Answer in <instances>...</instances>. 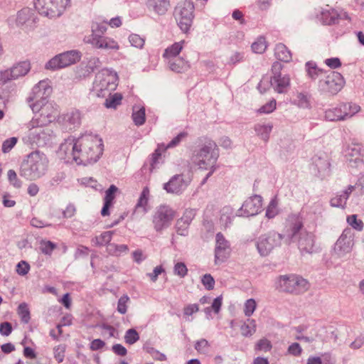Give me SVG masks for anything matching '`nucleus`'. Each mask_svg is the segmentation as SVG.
<instances>
[{
    "instance_id": "29",
    "label": "nucleus",
    "mask_w": 364,
    "mask_h": 364,
    "mask_svg": "<svg viewBox=\"0 0 364 364\" xmlns=\"http://www.w3.org/2000/svg\"><path fill=\"white\" fill-rule=\"evenodd\" d=\"M257 330L256 321L248 318L240 327V331L244 336H252Z\"/></svg>"
},
{
    "instance_id": "6",
    "label": "nucleus",
    "mask_w": 364,
    "mask_h": 364,
    "mask_svg": "<svg viewBox=\"0 0 364 364\" xmlns=\"http://www.w3.org/2000/svg\"><path fill=\"white\" fill-rule=\"evenodd\" d=\"M118 76L114 71L104 69L98 72L93 82L92 92L97 97H105L117 87Z\"/></svg>"
},
{
    "instance_id": "55",
    "label": "nucleus",
    "mask_w": 364,
    "mask_h": 364,
    "mask_svg": "<svg viewBox=\"0 0 364 364\" xmlns=\"http://www.w3.org/2000/svg\"><path fill=\"white\" fill-rule=\"evenodd\" d=\"M117 191V188L114 185L110 186V187L107 190L105 197V203L112 204V202L115 198V193Z\"/></svg>"
},
{
    "instance_id": "50",
    "label": "nucleus",
    "mask_w": 364,
    "mask_h": 364,
    "mask_svg": "<svg viewBox=\"0 0 364 364\" xmlns=\"http://www.w3.org/2000/svg\"><path fill=\"white\" fill-rule=\"evenodd\" d=\"M277 102L274 99L271 100L266 105H263L258 109V112L264 114L272 113L276 109Z\"/></svg>"
},
{
    "instance_id": "63",
    "label": "nucleus",
    "mask_w": 364,
    "mask_h": 364,
    "mask_svg": "<svg viewBox=\"0 0 364 364\" xmlns=\"http://www.w3.org/2000/svg\"><path fill=\"white\" fill-rule=\"evenodd\" d=\"M12 331L11 324L9 322H4L0 324V333L3 336H9Z\"/></svg>"
},
{
    "instance_id": "51",
    "label": "nucleus",
    "mask_w": 364,
    "mask_h": 364,
    "mask_svg": "<svg viewBox=\"0 0 364 364\" xmlns=\"http://www.w3.org/2000/svg\"><path fill=\"white\" fill-rule=\"evenodd\" d=\"M201 282L205 288L208 290H212L215 286V279L210 274L203 275Z\"/></svg>"
},
{
    "instance_id": "54",
    "label": "nucleus",
    "mask_w": 364,
    "mask_h": 364,
    "mask_svg": "<svg viewBox=\"0 0 364 364\" xmlns=\"http://www.w3.org/2000/svg\"><path fill=\"white\" fill-rule=\"evenodd\" d=\"M29 270L30 265L26 261L21 260L16 265V271L19 275L24 276L28 273Z\"/></svg>"
},
{
    "instance_id": "25",
    "label": "nucleus",
    "mask_w": 364,
    "mask_h": 364,
    "mask_svg": "<svg viewBox=\"0 0 364 364\" xmlns=\"http://www.w3.org/2000/svg\"><path fill=\"white\" fill-rule=\"evenodd\" d=\"M149 6L159 14H165L170 6V0H148Z\"/></svg>"
},
{
    "instance_id": "57",
    "label": "nucleus",
    "mask_w": 364,
    "mask_h": 364,
    "mask_svg": "<svg viewBox=\"0 0 364 364\" xmlns=\"http://www.w3.org/2000/svg\"><path fill=\"white\" fill-rule=\"evenodd\" d=\"M209 347L208 342L205 339L198 341L195 345L196 350L200 353H205Z\"/></svg>"
},
{
    "instance_id": "56",
    "label": "nucleus",
    "mask_w": 364,
    "mask_h": 364,
    "mask_svg": "<svg viewBox=\"0 0 364 364\" xmlns=\"http://www.w3.org/2000/svg\"><path fill=\"white\" fill-rule=\"evenodd\" d=\"M8 179L10 183L16 188H20L21 186V182L18 178L17 174L15 171L11 169L7 173Z\"/></svg>"
},
{
    "instance_id": "34",
    "label": "nucleus",
    "mask_w": 364,
    "mask_h": 364,
    "mask_svg": "<svg viewBox=\"0 0 364 364\" xmlns=\"http://www.w3.org/2000/svg\"><path fill=\"white\" fill-rule=\"evenodd\" d=\"M132 119L136 126L144 124L146 119L144 107H139L138 109L134 108Z\"/></svg>"
},
{
    "instance_id": "17",
    "label": "nucleus",
    "mask_w": 364,
    "mask_h": 364,
    "mask_svg": "<svg viewBox=\"0 0 364 364\" xmlns=\"http://www.w3.org/2000/svg\"><path fill=\"white\" fill-rule=\"evenodd\" d=\"M262 207V198L255 195L248 198L242 204L240 211L244 216H253L258 214Z\"/></svg>"
},
{
    "instance_id": "5",
    "label": "nucleus",
    "mask_w": 364,
    "mask_h": 364,
    "mask_svg": "<svg viewBox=\"0 0 364 364\" xmlns=\"http://www.w3.org/2000/svg\"><path fill=\"white\" fill-rule=\"evenodd\" d=\"M218 149L216 144L211 140L206 141L196 156L195 162L199 168L209 171L203 183L215 170V164L218 158Z\"/></svg>"
},
{
    "instance_id": "24",
    "label": "nucleus",
    "mask_w": 364,
    "mask_h": 364,
    "mask_svg": "<svg viewBox=\"0 0 364 364\" xmlns=\"http://www.w3.org/2000/svg\"><path fill=\"white\" fill-rule=\"evenodd\" d=\"M274 55L278 60L287 63L291 61L292 58L291 51L284 44L281 43L276 45Z\"/></svg>"
},
{
    "instance_id": "15",
    "label": "nucleus",
    "mask_w": 364,
    "mask_h": 364,
    "mask_svg": "<svg viewBox=\"0 0 364 364\" xmlns=\"http://www.w3.org/2000/svg\"><path fill=\"white\" fill-rule=\"evenodd\" d=\"M284 236L279 233L271 232L259 237L257 247L261 255H267L272 250L281 244Z\"/></svg>"
},
{
    "instance_id": "18",
    "label": "nucleus",
    "mask_w": 364,
    "mask_h": 364,
    "mask_svg": "<svg viewBox=\"0 0 364 364\" xmlns=\"http://www.w3.org/2000/svg\"><path fill=\"white\" fill-rule=\"evenodd\" d=\"M346 157L350 166L357 167L364 161V147L360 144L349 146Z\"/></svg>"
},
{
    "instance_id": "45",
    "label": "nucleus",
    "mask_w": 364,
    "mask_h": 364,
    "mask_svg": "<svg viewBox=\"0 0 364 364\" xmlns=\"http://www.w3.org/2000/svg\"><path fill=\"white\" fill-rule=\"evenodd\" d=\"M128 247L125 245H117L115 244H109L107 246V251L111 255H119L122 252H127Z\"/></svg>"
},
{
    "instance_id": "8",
    "label": "nucleus",
    "mask_w": 364,
    "mask_h": 364,
    "mask_svg": "<svg viewBox=\"0 0 364 364\" xmlns=\"http://www.w3.org/2000/svg\"><path fill=\"white\" fill-rule=\"evenodd\" d=\"M69 4V0H34L36 11L50 18L60 16Z\"/></svg>"
},
{
    "instance_id": "10",
    "label": "nucleus",
    "mask_w": 364,
    "mask_h": 364,
    "mask_svg": "<svg viewBox=\"0 0 364 364\" xmlns=\"http://www.w3.org/2000/svg\"><path fill=\"white\" fill-rule=\"evenodd\" d=\"M345 85V80L341 73L332 71L328 73L325 79L320 80L318 87L320 90L329 95H335L338 93Z\"/></svg>"
},
{
    "instance_id": "19",
    "label": "nucleus",
    "mask_w": 364,
    "mask_h": 364,
    "mask_svg": "<svg viewBox=\"0 0 364 364\" xmlns=\"http://www.w3.org/2000/svg\"><path fill=\"white\" fill-rule=\"evenodd\" d=\"M303 228L302 218L296 215H291L287 220L285 236L289 239L294 240Z\"/></svg>"
},
{
    "instance_id": "16",
    "label": "nucleus",
    "mask_w": 364,
    "mask_h": 364,
    "mask_svg": "<svg viewBox=\"0 0 364 364\" xmlns=\"http://www.w3.org/2000/svg\"><path fill=\"white\" fill-rule=\"evenodd\" d=\"M215 240V264H220L226 261L230 257V248L228 242L222 233L218 232L216 235Z\"/></svg>"
},
{
    "instance_id": "44",
    "label": "nucleus",
    "mask_w": 364,
    "mask_h": 364,
    "mask_svg": "<svg viewBox=\"0 0 364 364\" xmlns=\"http://www.w3.org/2000/svg\"><path fill=\"white\" fill-rule=\"evenodd\" d=\"M26 127L28 129L27 136L31 142H36L38 141L41 138V127H36L33 129H30L28 127V123L26 124Z\"/></svg>"
},
{
    "instance_id": "52",
    "label": "nucleus",
    "mask_w": 364,
    "mask_h": 364,
    "mask_svg": "<svg viewBox=\"0 0 364 364\" xmlns=\"http://www.w3.org/2000/svg\"><path fill=\"white\" fill-rule=\"evenodd\" d=\"M18 139L16 137H11L3 142L2 151L4 153L9 152L16 144Z\"/></svg>"
},
{
    "instance_id": "32",
    "label": "nucleus",
    "mask_w": 364,
    "mask_h": 364,
    "mask_svg": "<svg viewBox=\"0 0 364 364\" xmlns=\"http://www.w3.org/2000/svg\"><path fill=\"white\" fill-rule=\"evenodd\" d=\"M306 69L307 75L311 79H316L323 75V71L321 69L317 68L316 65L312 62H308L306 63Z\"/></svg>"
},
{
    "instance_id": "58",
    "label": "nucleus",
    "mask_w": 364,
    "mask_h": 364,
    "mask_svg": "<svg viewBox=\"0 0 364 364\" xmlns=\"http://www.w3.org/2000/svg\"><path fill=\"white\" fill-rule=\"evenodd\" d=\"M272 127L270 125L257 124L255 127V130L259 134L263 135V134H265V136H262V137L265 139L267 137V134L271 132Z\"/></svg>"
},
{
    "instance_id": "39",
    "label": "nucleus",
    "mask_w": 364,
    "mask_h": 364,
    "mask_svg": "<svg viewBox=\"0 0 364 364\" xmlns=\"http://www.w3.org/2000/svg\"><path fill=\"white\" fill-rule=\"evenodd\" d=\"M195 213L193 210H186L183 214V216L178 220V226H184V228H187L191 221L193 218Z\"/></svg>"
},
{
    "instance_id": "22",
    "label": "nucleus",
    "mask_w": 364,
    "mask_h": 364,
    "mask_svg": "<svg viewBox=\"0 0 364 364\" xmlns=\"http://www.w3.org/2000/svg\"><path fill=\"white\" fill-rule=\"evenodd\" d=\"M338 18L350 19L346 12L338 14L333 9H326L321 12V21L324 24L331 25L335 23Z\"/></svg>"
},
{
    "instance_id": "48",
    "label": "nucleus",
    "mask_w": 364,
    "mask_h": 364,
    "mask_svg": "<svg viewBox=\"0 0 364 364\" xmlns=\"http://www.w3.org/2000/svg\"><path fill=\"white\" fill-rule=\"evenodd\" d=\"M139 339V336L136 330L129 329L124 336V340L127 343L133 344Z\"/></svg>"
},
{
    "instance_id": "64",
    "label": "nucleus",
    "mask_w": 364,
    "mask_h": 364,
    "mask_svg": "<svg viewBox=\"0 0 364 364\" xmlns=\"http://www.w3.org/2000/svg\"><path fill=\"white\" fill-rule=\"evenodd\" d=\"M301 348L297 343H294L288 348V352L295 356L300 355L301 353Z\"/></svg>"
},
{
    "instance_id": "49",
    "label": "nucleus",
    "mask_w": 364,
    "mask_h": 364,
    "mask_svg": "<svg viewBox=\"0 0 364 364\" xmlns=\"http://www.w3.org/2000/svg\"><path fill=\"white\" fill-rule=\"evenodd\" d=\"M16 80L11 69L0 71V84L4 85L10 80Z\"/></svg>"
},
{
    "instance_id": "46",
    "label": "nucleus",
    "mask_w": 364,
    "mask_h": 364,
    "mask_svg": "<svg viewBox=\"0 0 364 364\" xmlns=\"http://www.w3.org/2000/svg\"><path fill=\"white\" fill-rule=\"evenodd\" d=\"M173 272L176 275L183 278L188 274V268L183 262H176L173 267Z\"/></svg>"
},
{
    "instance_id": "28",
    "label": "nucleus",
    "mask_w": 364,
    "mask_h": 364,
    "mask_svg": "<svg viewBox=\"0 0 364 364\" xmlns=\"http://www.w3.org/2000/svg\"><path fill=\"white\" fill-rule=\"evenodd\" d=\"M150 191L147 186L144 187L136 204L135 208H142L145 213L147 211V205L149 203Z\"/></svg>"
},
{
    "instance_id": "36",
    "label": "nucleus",
    "mask_w": 364,
    "mask_h": 364,
    "mask_svg": "<svg viewBox=\"0 0 364 364\" xmlns=\"http://www.w3.org/2000/svg\"><path fill=\"white\" fill-rule=\"evenodd\" d=\"M101 329V335L105 339H109L111 338H117L119 336V333L117 330L112 326L103 325L102 326Z\"/></svg>"
},
{
    "instance_id": "59",
    "label": "nucleus",
    "mask_w": 364,
    "mask_h": 364,
    "mask_svg": "<svg viewBox=\"0 0 364 364\" xmlns=\"http://www.w3.org/2000/svg\"><path fill=\"white\" fill-rule=\"evenodd\" d=\"M199 311V306L196 304H188L183 308L185 316H189Z\"/></svg>"
},
{
    "instance_id": "40",
    "label": "nucleus",
    "mask_w": 364,
    "mask_h": 364,
    "mask_svg": "<svg viewBox=\"0 0 364 364\" xmlns=\"http://www.w3.org/2000/svg\"><path fill=\"white\" fill-rule=\"evenodd\" d=\"M112 232H104L100 235L97 236L95 239V243L97 245L103 246L109 244L112 240Z\"/></svg>"
},
{
    "instance_id": "61",
    "label": "nucleus",
    "mask_w": 364,
    "mask_h": 364,
    "mask_svg": "<svg viewBox=\"0 0 364 364\" xmlns=\"http://www.w3.org/2000/svg\"><path fill=\"white\" fill-rule=\"evenodd\" d=\"M325 64L329 68L335 69L341 66V63L338 58H331L325 60Z\"/></svg>"
},
{
    "instance_id": "11",
    "label": "nucleus",
    "mask_w": 364,
    "mask_h": 364,
    "mask_svg": "<svg viewBox=\"0 0 364 364\" xmlns=\"http://www.w3.org/2000/svg\"><path fill=\"white\" fill-rule=\"evenodd\" d=\"M193 9V4L188 1L181 2L175 9L176 20L180 28L185 33L192 24Z\"/></svg>"
},
{
    "instance_id": "3",
    "label": "nucleus",
    "mask_w": 364,
    "mask_h": 364,
    "mask_svg": "<svg viewBox=\"0 0 364 364\" xmlns=\"http://www.w3.org/2000/svg\"><path fill=\"white\" fill-rule=\"evenodd\" d=\"M49 159L46 154L35 151L29 154L22 164L21 175L30 180H37L48 172Z\"/></svg>"
},
{
    "instance_id": "47",
    "label": "nucleus",
    "mask_w": 364,
    "mask_h": 364,
    "mask_svg": "<svg viewBox=\"0 0 364 364\" xmlns=\"http://www.w3.org/2000/svg\"><path fill=\"white\" fill-rule=\"evenodd\" d=\"M270 341L267 338H262L255 345V350L259 351H269L272 348Z\"/></svg>"
},
{
    "instance_id": "27",
    "label": "nucleus",
    "mask_w": 364,
    "mask_h": 364,
    "mask_svg": "<svg viewBox=\"0 0 364 364\" xmlns=\"http://www.w3.org/2000/svg\"><path fill=\"white\" fill-rule=\"evenodd\" d=\"M184 43H185L184 41L174 43L173 45L168 47L165 50V51L163 54V57L166 59L176 57L180 53L181 50L183 49Z\"/></svg>"
},
{
    "instance_id": "2",
    "label": "nucleus",
    "mask_w": 364,
    "mask_h": 364,
    "mask_svg": "<svg viewBox=\"0 0 364 364\" xmlns=\"http://www.w3.org/2000/svg\"><path fill=\"white\" fill-rule=\"evenodd\" d=\"M52 87L48 82L43 80L33 88L34 100L31 107L34 112L39 113L38 118H33L28 122L30 129L36 127H43L54 122L58 116L57 105L49 102L47 98L51 95Z\"/></svg>"
},
{
    "instance_id": "42",
    "label": "nucleus",
    "mask_w": 364,
    "mask_h": 364,
    "mask_svg": "<svg viewBox=\"0 0 364 364\" xmlns=\"http://www.w3.org/2000/svg\"><path fill=\"white\" fill-rule=\"evenodd\" d=\"M66 350V346L65 344H60L53 348V355L55 360L60 363L65 358V353Z\"/></svg>"
},
{
    "instance_id": "43",
    "label": "nucleus",
    "mask_w": 364,
    "mask_h": 364,
    "mask_svg": "<svg viewBox=\"0 0 364 364\" xmlns=\"http://www.w3.org/2000/svg\"><path fill=\"white\" fill-rule=\"evenodd\" d=\"M18 314L23 323H27L29 321L30 312L27 305L25 303H22L18 306Z\"/></svg>"
},
{
    "instance_id": "4",
    "label": "nucleus",
    "mask_w": 364,
    "mask_h": 364,
    "mask_svg": "<svg viewBox=\"0 0 364 364\" xmlns=\"http://www.w3.org/2000/svg\"><path fill=\"white\" fill-rule=\"evenodd\" d=\"M92 33L84 38L85 43L90 44L97 49L117 52L120 49L119 43L113 38L105 36L107 26L104 23H93L91 26Z\"/></svg>"
},
{
    "instance_id": "62",
    "label": "nucleus",
    "mask_w": 364,
    "mask_h": 364,
    "mask_svg": "<svg viewBox=\"0 0 364 364\" xmlns=\"http://www.w3.org/2000/svg\"><path fill=\"white\" fill-rule=\"evenodd\" d=\"M105 346V343L101 339H95L90 344L91 350H97L103 348Z\"/></svg>"
},
{
    "instance_id": "26",
    "label": "nucleus",
    "mask_w": 364,
    "mask_h": 364,
    "mask_svg": "<svg viewBox=\"0 0 364 364\" xmlns=\"http://www.w3.org/2000/svg\"><path fill=\"white\" fill-rule=\"evenodd\" d=\"M31 69L30 63L23 61L13 66L11 70L16 79L26 75Z\"/></svg>"
},
{
    "instance_id": "38",
    "label": "nucleus",
    "mask_w": 364,
    "mask_h": 364,
    "mask_svg": "<svg viewBox=\"0 0 364 364\" xmlns=\"http://www.w3.org/2000/svg\"><path fill=\"white\" fill-rule=\"evenodd\" d=\"M122 96L119 93H114L106 99L105 105L107 108H116L121 104Z\"/></svg>"
},
{
    "instance_id": "30",
    "label": "nucleus",
    "mask_w": 364,
    "mask_h": 364,
    "mask_svg": "<svg viewBox=\"0 0 364 364\" xmlns=\"http://www.w3.org/2000/svg\"><path fill=\"white\" fill-rule=\"evenodd\" d=\"M268 46V43L264 36L258 37L251 46L252 50L255 53L262 54L265 52Z\"/></svg>"
},
{
    "instance_id": "21",
    "label": "nucleus",
    "mask_w": 364,
    "mask_h": 364,
    "mask_svg": "<svg viewBox=\"0 0 364 364\" xmlns=\"http://www.w3.org/2000/svg\"><path fill=\"white\" fill-rule=\"evenodd\" d=\"M296 241L301 250L310 252L314 245V235L312 232L302 231Z\"/></svg>"
},
{
    "instance_id": "14",
    "label": "nucleus",
    "mask_w": 364,
    "mask_h": 364,
    "mask_svg": "<svg viewBox=\"0 0 364 364\" xmlns=\"http://www.w3.org/2000/svg\"><path fill=\"white\" fill-rule=\"evenodd\" d=\"M283 65L276 61L272 66L273 76L271 78V85L278 93H284L290 85V77L288 75H282L281 70Z\"/></svg>"
},
{
    "instance_id": "12",
    "label": "nucleus",
    "mask_w": 364,
    "mask_h": 364,
    "mask_svg": "<svg viewBox=\"0 0 364 364\" xmlns=\"http://www.w3.org/2000/svg\"><path fill=\"white\" fill-rule=\"evenodd\" d=\"M81 58V54L77 50H70L50 59L46 64V69L56 70L63 68L78 62Z\"/></svg>"
},
{
    "instance_id": "41",
    "label": "nucleus",
    "mask_w": 364,
    "mask_h": 364,
    "mask_svg": "<svg viewBox=\"0 0 364 364\" xmlns=\"http://www.w3.org/2000/svg\"><path fill=\"white\" fill-rule=\"evenodd\" d=\"M347 222L353 229L361 231L364 223L360 219H358L357 215H351L347 217Z\"/></svg>"
},
{
    "instance_id": "53",
    "label": "nucleus",
    "mask_w": 364,
    "mask_h": 364,
    "mask_svg": "<svg viewBox=\"0 0 364 364\" xmlns=\"http://www.w3.org/2000/svg\"><path fill=\"white\" fill-rule=\"evenodd\" d=\"M129 301V298L127 295H124L118 301L117 304V311L122 314H124L127 311V303Z\"/></svg>"
},
{
    "instance_id": "23",
    "label": "nucleus",
    "mask_w": 364,
    "mask_h": 364,
    "mask_svg": "<svg viewBox=\"0 0 364 364\" xmlns=\"http://www.w3.org/2000/svg\"><path fill=\"white\" fill-rule=\"evenodd\" d=\"M354 189L355 186H348L342 194H337L331 199V205L336 208H344L348 198Z\"/></svg>"
},
{
    "instance_id": "20",
    "label": "nucleus",
    "mask_w": 364,
    "mask_h": 364,
    "mask_svg": "<svg viewBox=\"0 0 364 364\" xmlns=\"http://www.w3.org/2000/svg\"><path fill=\"white\" fill-rule=\"evenodd\" d=\"M188 184V181L184 180L182 175H177L166 183L164 188L168 193H179L186 188Z\"/></svg>"
},
{
    "instance_id": "33",
    "label": "nucleus",
    "mask_w": 364,
    "mask_h": 364,
    "mask_svg": "<svg viewBox=\"0 0 364 364\" xmlns=\"http://www.w3.org/2000/svg\"><path fill=\"white\" fill-rule=\"evenodd\" d=\"M170 68L177 73H183L189 68L188 63L182 58L176 59L175 61L170 63Z\"/></svg>"
},
{
    "instance_id": "60",
    "label": "nucleus",
    "mask_w": 364,
    "mask_h": 364,
    "mask_svg": "<svg viewBox=\"0 0 364 364\" xmlns=\"http://www.w3.org/2000/svg\"><path fill=\"white\" fill-rule=\"evenodd\" d=\"M244 58H245L244 53L235 51L232 53V55L230 57L229 60H230V63H231L232 64H235V63L242 61Z\"/></svg>"
},
{
    "instance_id": "9",
    "label": "nucleus",
    "mask_w": 364,
    "mask_h": 364,
    "mask_svg": "<svg viewBox=\"0 0 364 364\" xmlns=\"http://www.w3.org/2000/svg\"><path fill=\"white\" fill-rule=\"evenodd\" d=\"M279 289L286 292L299 294L309 289V282L295 274L280 276L278 279Z\"/></svg>"
},
{
    "instance_id": "35",
    "label": "nucleus",
    "mask_w": 364,
    "mask_h": 364,
    "mask_svg": "<svg viewBox=\"0 0 364 364\" xmlns=\"http://www.w3.org/2000/svg\"><path fill=\"white\" fill-rule=\"evenodd\" d=\"M128 40L132 47L138 49L143 48L146 41L144 37L136 33L130 34L129 36Z\"/></svg>"
},
{
    "instance_id": "7",
    "label": "nucleus",
    "mask_w": 364,
    "mask_h": 364,
    "mask_svg": "<svg viewBox=\"0 0 364 364\" xmlns=\"http://www.w3.org/2000/svg\"><path fill=\"white\" fill-rule=\"evenodd\" d=\"M360 109V105L356 103L342 102L335 107L328 109L325 112V118L331 122L344 121L353 117Z\"/></svg>"
},
{
    "instance_id": "37",
    "label": "nucleus",
    "mask_w": 364,
    "mask_h": 364,
    "mask_svg": "<svg viewBox=\"0 0 364 364\" xmlns=\"http://www.w3.org/2000/svg\"><path fill=\"white\" fill-rule=\"evenodd\" d=\"M257 306V302L254 299L246 300L243 305L244 314L247 317L251 316L256 310Z\"/></svg>"
},
{
    "instance_id": "31",
    "label": "nucleus",
    "mask_w": 364,
    "mask_h": 364,
    "mask_svg": "<svg viewBox=\"0 0 364 364\" xmlns=\"http://www.w3.org/2000/svg\"><path fill=\"white\" fill-rule=\"evenodd\" d=\"M279 213V200L277 196H274L269 202L265 215L269 219L274 218Z\"/></svg>"
},
{
    "instance_id": "1",
    "label": "nucleus",
    "mask_w": 364,
    "mask_h": 364,
    "mask_svg": "<svg viewBox=\"0 0 364 364\" xmlns=\"http://www.w3.org/2000/svg\"><path fill=\"white\" fill-rule=\"evenodd\" d=\"M104 151L102 139L97 135H83L77 139L69 137L60 146V154L73 159L78 164L97 162Z\"/></svg>"
},
{
    "instance_id": "13",
    "label": "nucleus",
    "mask_w": 364,
    "mask_h": 364,
    "mask_svg": "<svg viewBox=\"0 0 364 364\" xmlns=\"http://www.w3.org/2000/svg\"><path fill=\"white\" fill-rule=\"evenodd\" d=\"M175 211L168 206L161 205L153 216V224L156 231H161L168 227L175 218Z\"/></svg>"
}]
</instances>
